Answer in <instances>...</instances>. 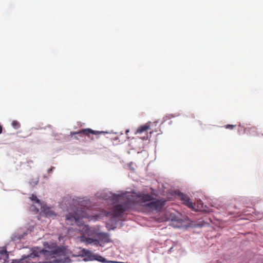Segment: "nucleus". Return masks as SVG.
<instances>
[{
  "label": "nucleus",
  "instance_id": "nucleus-1",
  "mask_svg": "<svg viewBox=\"0 0 263 263\" xmlns=\"http://www.w3.org/2000/svg\"><path fill=\"white\" fill-rule=\"evenodd\" d=\"M114 199L119 203L114 206L113 209L106 212V216L119 217L122 214L129 209H132L136 204H142L144 201L151 199V196L148 194H138L135 193H126L123 195H115Z\"/></svg>",
  "mask_w": 263,
  "mask_h": 263
},
{
  "label": "nucleus",
  "instance_id": "nucleus-2",
  "mask_svg": "<svg viewBox=\"0 0 263 263\" xmlns=\"http://www.w3.org/2000/svg\"><path fill=\"white\" fill-rule=\"evenodd\" d=\"M41 254L45 256L47 255H57L61 257H63V258H61L59 259H53L51 261H46L40 263H69L71 262L70 257L73 256L71 252H69L65 248L58 247L51 251L37 249L33 251L30 254V257L32 258L39 257Z\"/></svg>",
  "mask_w": 263,
  "mask_h": 263
},
{
  "label": "nucleus",
  "instance_id": "nucleus-3",
  "mask_svg": "<svg viewBox=\"0 0 263 263\" xmlns=\"http://www.w3.org/2000/svg\"><path fill=\"white\" fill-rule=\"evenodd\" d=\"M84 218H88V214L83 208L81 210H78L77 212L73 214H69L66 216V221L67 224L73 225L74 223L80 224V220Z\"/></svg>",
  "mask_w": 263,
  "mask_h": 263
},
{
  "label": "nucleus",
  "instance_id": "nucleus-4",
  "mask_svg": "<svg viewBox=\"0 0 263 263\" xmlns=\"http://www.w3.org/2000/svg\"><path fill=\"white\" fill-rule=\"evenodd\" d=\"M149 195L151 196V200H146L143 204L138 205L143 206L147 212L160 211L165 205V200L161 199L152 201L153 197L152 195Z\"/></svg>",
  "mask_w": 263,
  "mask_h": 263
},
{
  "label": "nucleus",
  "instance_id": "nucleus-5",
  "mask_svg": "<svg viewBox=\"0 0 263 263\" xmlns=\"http://www.w3.org/2000/svg\"><path fill=\"white\" fill-rule=\"evenodd\" d=\"M107 133V132H100L98 130H94L90 128H85L81 129L78 132H74L72 133H71V134L72 135H78L80 137H82L83 136H86L90 138L91 140L93 139V137H91L90 135H99L101 134H105Z\"/></svg>",
  "mask_w": 263,
  "mask_h": 263
},
{
  "label": "nucleus",
  "instance_id": "nucleus-6",
  "mask_svg": "<svg viewBox=\"0 0 263 263\" xmlns=\"http://www.w3.org/2000/svg\"><path fill=\"white\" fill-rule=\"evenodd\" d=\"M151 129V126L149 123H146L145 124L140 126L137 129L135 134L137 135H141L145 134V136L141 137V138L144 140L148 139L149 136H151V132H149V135L148 134V131Z\"/></svg>",
  "mask_w": 263,
  "mask_h": 263
},
{
  "label": "nucleus",
  "instance_id": "nucleus-7",
  "mask_svg": "<svg viewBox=\"0 0 263 263\" xmlns=\"http://www.w3.org/2000/svg\"><path fill=\"white\" fill-rule=\"evenodd\" d=\"M178 196L179 197L180 199L182 201V203L184 205H185L186 206H188L191 209H194V204L192 202V201H191V199L187 195L183 193H179L178 194Z\"/></svg>",
  "mask_w": 263,
  "mask_h": 263
},
{
  "label": "nucleus",
  "instance_id": "nucleus-8",
  "mask_svg": "<svg viewBox=\"0 0 263 263\" xmlns=\"http://www.w3.org/2000/svg\"><path fill=\"white\" fill-rule=\"evenodd\" d=\"M97 239L104 243L111 241L109 235L106 233L100 232L96 234Z\"/></svg>",
  "mask_w": 263,
  "mask_h": 263
},
{
  "label": "nucleus",
  "instance_id": "nucleus-9",
  "mask_svg": "<svg viewBox=\"0 0 263 263\" xmlns=\"http://www.w3.org/2000/svg\"><path fill=\"white\" fill-rule=\"evenodd\" d=\"M8 258V254L5 249H2L0 250V261L4 263Z\"/></svg>",
  "mask_w": 263,
  "mask_h": 263
},
{
  "label": "nucleus",
  "instance_id": "nucleus-10",
  "mask_svg": "<svg viewBox=\"0 0 263 263\" xmlns=\"http://www.w3.org/2000/svg\"><path fill=\"white\" fill-rule=\"evenodd\" d=\"M86 242L88 244H93L95 246H101L100 241L98 239H94L92 238H86Z\"/></svg>",
  "mask_w": 263,
  "mask_h": 263
},
{
  "label": "nucleus",
  "instance_id": "nucleus-11",
  "mask_svg": "<svg viewBox=\"0 0 263 263\" xmlns=\"http://www.w3.org/2000/svg\"><path fill=\"white\" fill-rule=\"evenodd\" d=\"M96 260L101 262H107L106 258L103 257L101 255H93L92 258H90V260Z\"/></svg>",
  "mask_w": 263,
  "mask_h": 263
},
{
  "label": "nucleus",
  "instance_id": "nucleus-12",
  "mask_svg": "<svg viewBox=\"0 0 263 263\" xmlns=\"http://www.w3.org/2000/svg\"><path fill=\"white\" fill-rule=\"evenodd\" d=\"M83 256H86L88 257L89 260H90V258H92L93 254L92 252L87 249H83L82 250Z\"/></svg>",
  "mask_w": 263,
  "mask_h": 263
},
{
  "label": "nucleus",
  "instance_id": "nucleus-13",
  "mask_svg": "<svg viewBox=\"0 0 263 263\" xmlns=\"http://www.w3.org/2000/svg\"><path fill=\"white\" fill-rule=\"evenodd\" d=\"M11 125L15 129H17L21 126L20 123L16 120L13 121L12 122Z\"/></svg>",
  "mask_w": 263,
  "mask_h": 263
},
{
  "label": "nucleus",
  "instance_id": "nucleus-14",
  "mask_svg": "<svg viewBox=\"0 0 263 263\" xmlns=\"http://www.w3.org/2000/svg\"><path fill=\"white\" fill-rule=\"evenodd\" d=\"M31 199L32 201H34L36 203H39L40 200L37 199V197L35 195H32Z\"/></svg>",
  "mask_w": 263,
  "mask_h": 263
},
{
  "label": "nucleus",
  "instance_id": "nucleus-15",
  "mask_svg": "<svg viewBox=\"0 0 263 263\" xmlns=\"http://www.w3.org/2000/svg\"><path fill=\"white\" fill-rule=\"evenodd\" d=\"M236 126V125H230L227 124L225 126L226 128L232 129L234 127Z\"/></svg>",
  "mask_w": 263,
  "mask_h": 263
},
{
  "label": "nucleus",
  "instance_id": "nucleus-16",
  "mask_svg": "<svg viewBox=\"0 0 263 263\" xmlns=\"http://www.w3.org/2000/svg\"><path fill=\"white\" fill-rule=\"evenodd\" d=\"M3 127L1 125H0V134L2 133Z\"/></svg>",
  "mask_w": 263,
  "mask_h": 263
},
{
  "label": "nucleus",
  "instance_id": "nucleus-17",
  "mask_svg": "<svg viewBox=\"0 0 263 263\" xmlns=\"http://www.w3.org/2000/svg\"><path fill=\"white\" fill-rule=\"evenodd\" d=\"M74 139L76 140H79V138L77 136H74Z\"/></svg>",
  "mask_w": 263,
  "mask_h": 263
},
{
  "label": "nucleus",
  "instance_id": "nucleus-18",
  "mask_svg": "<svg viewBox=\"0 0 263 263\" xmlns=\"http://www.w3.org/2000/svg\"><path fill=\"white\" fill-rule=\"evenodd\" d=\"M129 132V130H126V134L127 135V133H128Z\"/></svg>",
  "mask_w": 263,
  "mask_h": 263
},
{
  "label": "nucleus",
  "instance_id": "nucleus-19",
  "mask_svg": "<svg viewBox=\"0 0 263 263\" xmlns=\"http://www.w3.org/2000/svg\"><path fill=\"white\" fill-rule=\"evenodd\" d=\"M173 248H171L170 251L172 250Z\"/></svg>",
  "mask_w": 263,
  "mask_h": 263
}]
</instances>
